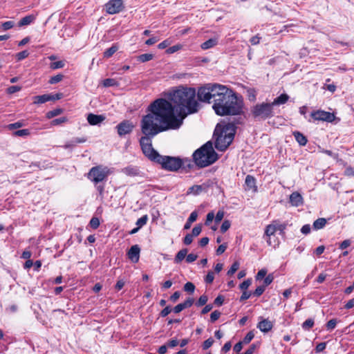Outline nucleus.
<instances>
[{"instance_id":"nucleus-48","label":"nucleus","mask_w":354,"mask_h":354,"mask_svg":"<svg viewBox=\"0 0 354 354\" xmlns=\"http://www.w3.org/2000/svg\"><path fill=\"white\" fill-rule=\"evenodd\" d=\"M89 224L93 229H97L100 225V220L97 217H93Z\"/></svg>"},{"instance_id":"nucleus-24","label":"nucleus","mask_w":354,"mask_h":354,"mask_svg":"<svg viewBox=\"0 0 354 354\" xmlns=\"http://www.w3.org/2000/svg\"><path fill=\"white\" fill-rule=\"evenodd\" d=\"M188 252L187 248H183L180 250L176 255L174 258L175 263H180L185 258H186L187 254Z\"/></svg>"},{"instance_id":"nucleus-37","label":"nucleus","mask_w":354,"mask_h":354,"mask_svg":"<svg viewBox=\"0 0 354 354\" xmlns=\"http://www.w3.org/2000/svg\"><path fill=\"white\" fill-rule=\"evenodd\" d=\"M254 337L253 331H249L241 341L244 344H249Z\"/></svg>"},{"instance_id":"nucleus-45","label":"nucleus","mask_w":354,"mask_h":354,"mask_svg":"<svg viewBox=\"0 0 354 354\" xmlns=\"http://www.w3.org/2000/svg\"><path fill=\"white\" fill-rule=\"evenodd\" d=\"M251 283H252V279H248L245 280L243 282H242L239 285V288L243 291V290L245 291L249 288V286L251 285Z\"/></svg>"},{"instance_id":"nucleus-30","label":"nucleus","mask_w":354,"mask_h":354,"mask_svg":"<svg viewBox=\"0 0 354 354\" xmlns=\"http://www.w3.org/2000/svg\"><path fill=\"white\" fill-rule=\"evenodd\" d=\"M153 58V55L151 53H145L138 57V60L141 62H146L151 60Z\"/></svg>"},{"instance_id":"nucleus-14","label":"nucleus","mask_w":354,"mask_h":354,"mask_svg":"<svg viewBox=\"0 0 354 354\" xmlns=\"http://www.w3.org/2000/svg\"><path fill=\"white\" fill-rule=\"evenodd\" d=\"M105 116L103 115H95L93 113H89L87 115V121L91 125L100 124L105 120Z\"/></svg>"},{"instance_id":"nucleus-25","label":"nucleus","mask_w":354,"mask_h":354,"mask_svg":"<svg viewBox=\"0 0 354 354\" xmlns=\"http://www.w3.org/2000/svg\"><path fill=\"white\" fill-rule=\"evenodd\" d=\"M204 190L205 187L203 185H195L189 188L187 193L198 195Z\"/></svg>"},{"instance_id":"nucleus-22","label":"nucleus","mask_w":354,"mask_h":354,"mask_svg":"<svg viewBox=\"0 0 354 354\" xmlns=\"http://www.w3.org/2000/svg\"><path fill=\"white\" fill-rule=\"evenodd\" d=\"M35 19V17L32 15H27L19 21L18 26L21 27L24 26L30 25L31 23L34 21Z\"/></svg>"},{"instance_id":"nucleus-61","label":"nucleus","mask_w":354,"mask_h":354,"mask_svg":"<svg viewBox=\"0 0 354 354\" xmlns=\"http://www.w3.org/2000/svg\"><path fill=\"white\" fill-rule=\"evenodd\" d=\"M274 280V277L272 274H270L268 276L265 277V279L263 280L264 286H269Z\"/></svg>"},{"instance_id":"nucleus-34","label":"nucleus","mask_w":354,"mask_h":354,"mask_svg":"<svg viewBox=\"0 0 354 354\" xmlns=\"http://www.w3.org/2000/svg\"><path fill=\"white\" fill-rule=\"evenodd\" d=\"M30 135V131L29 129H20L17 130L14 132V136H19V137H25Z\"/></svg>"},{"instance_id":"nucleus-28","label":"nucleus","mask_w":354,"mask_h":354,"mask_svg":"<svg viewBox=\"0 0 354 354\" xmlns=\"http://www.w3.org/2000/svg\"><path fill=\"white\" fill-rule=\"evenodd\" d=\"M273 223L274 225V227H275V229H276V232L279 231V234L281 235H283L284 234V230H286V228L287 227V224L286 223H281L278 221H274Z\"/></svg>"},{"instance_id":"nucleus-4","label":"nucleus","mask_w":354,"mask_h":354,"mask_svg":"<svg viewBox=\"0 0 354 354\" xmlns=\"http://www.w3.org/2000/svg\"><path fill=\"white\" fill-rule=\"evenodd\" d=\"M193 160L195 164L199 167H207L218 159V154L213 149L212 143L207 142L193 153Z\"/></svg>"},{"instance_id":"nucleus-39","label":"nucleus","mask_w":354,"mask_h":354,"mask_svg":"<svg viewBox=\"0 0 354 354\" xmlns=\"http://www.w3.org/2000/svg\"><path fill=\"white\" fill-rule=\"evenodd\" d=\"M182 48H183V46L181 44H176V45L172 46L171 47H169L166 50V53L167 54H172V53H174L175 52H177L178 50H180Z\"/></svg>"},{"instance_id":"nucleus-63","label":"nucleus","mask_w":354,"mask_h":354,"mask_svg":"<svg viewBox=\"0 0 354 354\" xmlns=\"http://www.w3.org/2000/svg\"><path fill=\"white\" fill-rule=\"evenodd\" d=\"M351 244V241L349 240V239H346L344 241H343L340 244H339V249L341 250H344L346 248H347L348 247H349Z\"/></svg>"},{"instance_id":"nucleus-55","label":"nucleus","mask_w":354,"mask_h":354,"mask_svg":"<svg viewBox=\"0 0 354 354\" xmlns=\"http://www.w3.org/2000/svg\"><path fill=\"white\" fill-rule=\"evenodd\" d=\"M221 316V313L218 310L213 311L210 315L211 322H216Z\"/></svg>"},{"instance_id":"nucleus-9","label":"nucleus","mask_w":354,"mask_h":354,"mask_svg":"<svg viewBox=\"0 0 354 354\" xmlns=\"http://www.w3.org/2000/svg\"><path fill=\"white\" fill-rule=\"evenodd\" d=\"M135 125L133 123L128 120H124L120 122L116 127L115 129L117 130V133L120 137L125 136L127 134H130L133 129Z\"/></svg>"},{"instance_id":"nucleus-44","label":"nucleus","mask_w":354,"mask_h":354,"mask_svg":"<svg viewBox=\"0 0 354 354\" xmlns=\"http://www.w3.org/2000/svg\"><path fill=\"white\" fill-rule=\"evenodd\" d=\"M29 53L25 50L16 54V58L18 61H21L28 57Z\"/></svg>"},{"instance_id":"nucleus-41","label":"nucleus","mask_w":354,"mask_h":354,"mask_svg":"<svg viewBox=\"0 0 354 354\" xmlns=\"http://www.w3.org/2000/svg\"><path fill=\"white\" fill-rule=\"evenodd\" d=\"M65 64L63 61H57L50 63V67L51 69L62 68L64 66Z\"/></svg>"},{"instance_id":"nucleus-52","label":"nucleus","mask_w":354,"mask_h":354,"mask_svg":"<svg viewBox=\"0 0 354 354\" xmlns=\"http://www.w3.org/2000/svg\"><path fill=\"white\" fill-rule=\"evenodd\" d=\"M224 214L225 213L223 210H218L217 212L216 216L214 215V219H215L216 223H218L219 222H221L222 221V219L224 217Z\"/></svg>"},{"instance_id":"nucleus-36","label":"nucleus","mask_w":354,"mask_h":354,"mask_svg":"<svg viewBox=\"0 0 354 354\" xmlns=\"http://www.w3.org/2000/svg\"><path fill=\"white\" fill-rule=\"evenodd\" d=\"M314 326V320L308 319L302 324V328L304 330H310Z\"/></svg>"},{"instance_id":"nucleus-19","label":"nucleus","mask_w":354,"mask_h":354,"mask_svg":"<svg viewBox=\"0 0 354 354\" xmlns=\"http://www.w3.org/2000/svg\"><path fill=\"white\" fill-rule=\"evenodd\" d=\"M293 136L296 141L301 146H305L308 142L307 138L299 131L293 132Z\"/></svg>"},{"instance_id":"nucleus-50","label":"nucleus","mask_w":354,"mask_h":354,"mask_svg":"<svg viewBox=\"0 0 354 354\" xmlns=\"http://www.w3.org/2000/svg\"><path fill=\"white\" fill-rule=\"evenodd\" d=\"M171 311H173V310L171 308V306H167L160 311V316L162 317H165L167 316Z\"/></svg>"},{"instance_id":"nucleus-58","label":"nucleus","mask_w":354,"mask_h":354,"mask_svg":"<svg viewBox=\"0 0 354 354\" xmlns=\"http://www.w3.org/2000/svg\"><path fill=\"white\" fill-rule=\"evenodd\" d=\"M171 44V41L169 39H165L158 45L159 49H164L168 47Z\"/></svg>"},{"instance_id":"nucleus-15","label":"nucleus","mask_w":354,"mask_h":354,"mask_svg":"<svg viewBox=\"0 0 354 354\" xmlns=\"http://www.w3.org/2000/svg\"><path fill=\"white\" fill-rule=\"evenodd\" d=\"M290 203L295 207H298L303 203V198L298 192H293L290 196Z\"/></svg>"},{"instance_id":"nucleus-32","label":"nucleus","mask_w":354,"mask_h":354,"mask_svg":"<svg viewBox=\"0 0 354 354\" xmlns=\"http://www.w3.org/2000/svg\"><path fill=\"white\" fill-rule=\"evenodd\" d=\"M239 263L238 261H234L233 264L231 266L230 268L227 271V274L229 276L233 275L237 270L239 268Z\"/></svg>"},{"instance_id":"nucleus-7","label":"nucleus","mask_w":354,"mask_h":354,"mask_svg":"<svg viewBox=\"0 0 354 354\" xmlns=\"http://www.w3.org/2000/svg\"><path fill=\"white\" fill-rule=\"evenodd\" d=\"M250 113L256 120H266L274 115L272 104L267 102L259 103L253 106Z\"/></svg>"},{"instance_id":"nucleus-43","label":"nucleus","mask_w":354,"mask_h":354,"mask_svg":"<svg viewBox=\"0 0 354 354\" xmlns=\"http://www.w3.org/2000/svg\"><path fill=\"white\" fill-rule=\"evenodd\" d=\"M337 319H332L330 320H329L327 323H326V329L328 330H333L336 325H337Z\"/></svg>"},{"instance_id":"nucleus-46","label":"nucleus","mask_w":354,"mask_h":354,"mask_svg":"<svg viewBox=\"0 0 354 354\" xmlns=\"http://www.w3.org/2000/svg\"><path fill=\"white\" fill-rule=\"evenodd\" d=\"M231 223L229 220H225L221 226V232L225 233L230 227Z\"/></svg>"},{"instance_id":"nucleus-23","label":"nucleus","mask_w":354,"mask_h":354,"mask_svg":"<svg viewBox=\"0 0 354 354\" xmlns=\"http://www.w3.org/2000/svg\"><path fill=\"white\" fill-rule=\"evenodd\" d=\"M327 223V220L324 218H319L315 220L313 224V228L315 230H321L324 227Z\"/></svg>"},{"instance_id":"nucleus-56","label":"nucleus","mask_w":354,"mask_h":354,"mask_svg":"<svg viewBox=\"0 0 354 354\" xmlns=\"http://www.w3.org/2000/svg\"><path fill=\"white\" fill-rule=\"evenodd\" d=\"M194 301V300L193 298L189 297L184 302H183L181 304L183 306V308L185 309V308H188L191 307L193 305Z\"/></svg>"},{"instance_id":"nucleus-57","label":"nucleus","mask_w":354,"mask_h":354,"mask_svg":"<svg viewBox=\"0 0 354 354\" xmlns=\"http://www.w3.org/2000/svg\"><path fill=\"white\" fill-rule=\"evenodd\" d=\"M213 343H214V339H213L212 337H210V338H209V339H206V340L203 342V349H204V350H207V349H208L209 347H211V346H212V345L213 344Z\"/></svg>"},{"instance_id":"nucleus-49","label":"nucleus","mask_w":354,"mask_h":354,"mask_svg":"<svg viewBox=\"0 0 354 354\" xmlns=\"http://www.w3.org/2000/svg\"><path fill=\"white\" fill-rule=\"evenodd\" d=\"M201 231H202V226H201V225L198 224V225H196L192 229V234H190L193 235V237L197 236L201 234Z\"/></svg>"},{"instance_id":"nucleus-21","label":"nucleus","mask_w":354,"mask_h":354,"mask_svg":"<svg viewBox=\"0 0 354 354\" xmlns=\"http://www.w3.org/2000/svg\"><path fill=\"white\" fill-rule=\"evenodd\" d=\"M289 99V96L286 94L283 93L281 94L279 97H276L272 102H271L272 106L275 105H280L285 104Z\"/></svg>"},{"instance_id":"nucleus-11","label":"nucleus","mask_w":354,"mask_h":354,"mask_svg":"<svg viewBox=\"0 0 354 354\" xmlns=\"http://www.w3.org/2000/svg\"><path fill=\"white\" fill-rule=\"evenodd\" d=\"M106 12L110 15L120 12L124 8L122 0H110L105 5Z\"/></svg>"},{"instance_id":"nucleus-6","label":"nucleus","mask_w":354,"mask_h":354,"mask_svg":"<svg viewBox=\"0 0 354 354\" xmlns=\"http://www.w3.org/2000/svg\"><path fill=\"white\" fill-rule=\"evenodd\" d=\"M222 84L208 83L198 89L197 98L200 102L211 103V100H215L221 89Z\"/></svg>"},{"instance_id":"nucleus-17","label":"nucleus","mask_w":354,"mask_h":354,"mask_svg":"<svg viewBox=\"0 0 354 354\" xmlns=\"http://www.w3.org/2000/svg\"><path fill=\"white\" fill-rule=\"evenodd\" d=\"M122 171L129 176H137L140 174V170L137 167L128 166L122 169Z\"/></svg>"},{"instance_id":"nucleus-40","label":"nucleus","mask_w":354,"mask_h":354,"mask_svg":"<svg viewBox=\"0 0 354 354\" xmlns=\"http://www.w3.org/2000/svg\"><path fill=\"white\" fill-rule=\"evenodd\" d=\"M147 221H148V216L147 214L144 215L137 220L136 225H138V227L140 228L141 227H142L143 225H145L147 223Z\"/></svg>"},{"instance_id":"nucleus-10","label":"nucleus","mask_w":354,"mask_h":354,"mask_svg":"<svg viewBox=\"0 0 354 354\" xmlns=\"http://www.w3.org/2000/svg\"><path fill=\"white\" fill-rule=\"evenodd\" d=\"M310 116L315 120L326 121L328 122H332L335 119L334 113L322 110L312 112Z\"/></svg>"},{"instance_id":"nucleus-29","label":"nucleus","mask_w":354,"mask_h":354,"mask_svg":"<svg viewBox=\"0 0 354 354\" xmlns=\"http://www.w3.org/2000/svg\"><path fill=\"white\" fill-rule=\"evenodd\" d=\"M102 84L104 87L117 86L118 85V82L115 79L106 78L103 80Z\"/></svg>"},{"instance_id":"nucleus-16","label":"nucleus","mask_w":354,"mask_h":354,"mask_svg":"<svg viewBox=\"0 0 354 354\" xmlns=\"http://www.w3.org/2000/svg\"><path fill=\"white\" fill-rule=\"evenodd\" d=\"M245 184L246 186V189H252L254 192L257 190V187L256 186V179L252 176L248 175L245 177Z\"/></svg>"},{"instance_id":"nucleus-47","label":"nucleus","mask_w":354,"mask_h":354,"mask_svg":"<svg viewBox=\"0 0 354 354\" xmlns=\"http://www.w3.org/2000/svg\"><path fill=\"white\" fill-rule=\"evenodd\" d=\"M14 26H15V22L12 21H8L3 22L1 24V28H3V30H8L9 29H11Z\"/></svg>"},{"instance_id":"nucleus-59","label":"nucleus","mask_w":354,"mask_h":354,"mask_svg":"<svg viewBox=\"0 0 354 354\" xmlns=\"http://www.w3.org/2000/svg\"><path fill=\"white\" fill-rule=\"evenodd\" d=\"M214 218V214L213 212H210L207 214L206 221L205 222V225H209L213 219Z\"/></svg>"},{"instance_id":"nucleus-20","label":"nucleus","mask_w":354,"mask_h":354,"mask_svg":"<svg viewBox=\"0 0 354 354\" xmlns=\"http://www.w3.org/2000/svg\"><path fill=\"white\" fill-rule=\"evenodd\" d=\"M51 100H52V97H50V94L36 95L34 97V103L40 104H44L48 101H51Z\"/></svg>"},{"instance_id":"nucleus-31","label":"nucleus","mask_w":354,"mask_h":354,"mask_svg":"<svg viewBox=\"0 0 354 354\" xmlns=\"http://www.w3.org/2000/svg\"><path fill=\"white\" fill-rule=\"evenodd\" d=\"M63 110L62 109H55L52 111H48L46 113V117L48 119L53 118L62 113Z\"/></svg>"},{"instance_id":"nucleus-54","label":"nucleus","mask_w":354,"mask_h":354,"mask_svg":"<svg viewBox=\"0 0 354 354\" xmlns=\"http://www.w3.org/2000/svg\"><path fill=\"white\" fill-rule=\"evenodd\" d=\"M214 279V274L212 271H209L205 278V281L207 283H212Z\"/></svg>"},{"instance_id":"nucleus-8","label":"nucleus","mask_w":354,"mask_h":354,"mask_svg":"<svg viewBox=\"0 0 354 354\" xmlns=\"http://www.w3.org/2000/svg\"><path fill=\"white\" fill-rule=\"evenodd\" d=\"M109 174L110 171L108 167L96 166L90 169L88 173V178L97 185L106 180Z\"/></svg>"},{"instance_id":"nucleus-27","label":"nucleus","mask_w":354,"mask_h":354,"mask_svg":"<svg viewBox=\"0 0 354 354\" xmlns=\"http://www.w3.org/2000/svg\"><path fill=\"white\" fill-rule=\"evenodd\" d=\"M118 50V46L116 44H114L111 46V47L106 49L104 53V58L111 57L117 50Z\"/></svg>"},{"instance_id":"nucleus-5","label":"nucleus","mask_w":354,"mask_h":354,"mask_svg":"<svg viewBox=\"0 0 354 354\" xmlns=\"http://www.w3.org/2000/svg\"><path fill=\"white\" fill-rule=\"evenodd\" d=\"M236 126L233 123L223 125L220 133L215 140V147L220 151H224L234 140L236 133Z\"/></svg>"},{"instance_id":"nucleus-35","label":"nucleus","mask_w":354,"mask_h":354,"mask_svg":"<svg viewBox=\"0 0 354 354\" xmlns=\"http://www.w3.org/2000/svg\"><path fill=\"white\" fill-rule=\"evenodd\" d=\"M183 289L185 292L189 293H193L195 290V286L192 282H187L183 287Z\"/></svg>"},{"instance_id":"nucleus-12","label":"nucleus","mask_w":354,"mask_h":354,"mask_svg":"<svg viewBox=\"0 0 354 354\" xmlns=\"http://www.w3.org/2000/svg\"><path fill=\"white\" fill-rule=\"evenodd\" d=\"M140 248L138 245H132L128 251V258L133 262L136 263L140 258Z\"/></svg>"},{"instance_id":"nucleus-38","label":"nucleus","mask_w":354,"mask_h":354,"mask_svg":"<svg viewBox=\"0 0 354 354\" xmlns=\"http://www.w3.org/2000/svg\"><path fill=\"white\" fill-rule=\"evenodd\" d=\"M64 75L62 74H58L57 75L53 76L49 80L48 82L51 84H57L62 80Z\"/></svg>"},{"instance_id":"nucleus-26","label":"nucleus","mask_w":354,"mask_h":354,"mask_svg":"<svg viewBox=\"0 0 354 354\" xmlns=\"http://www.w3.org/2000/svg\"><path fill=\"white\" fill-rule=\"evenodd\" d=\"M216 44H217V39L211 38V39H209L208 40H207L206 41L203 42L201 45V47L203 50H207V49L214 47Z\"/></svg>"},{"instance_id":"nucleus-53","label":"nucleus","mask_w":354,"mask_h":354,"mask_svg":"<svg viewBox=\"0 0 354 354\" xmlns=\"http://www.w3.org/2000/svg\"><path fill=\"white\" fill-rule=\"evenodd\" d=\"M66 121H67V118L66 117H61V118L54 119L53 120H52L51 124L54 125V126L59 125V124H62Z\"/></svg>"},{"instance_id":"nucleus-18","label":"nucleus","mask_w":354,"mask_h":354,"mask_svg":"<svg viewBox=\"0 0 354 354\" xmlns=\"http://www.w3.org/2000/svg\"><path fill=\"white\" fill-rule=\"evenodd\" d=\"M276 232V229H275V227H274V225L273 223V222L268 225L266 228V230H265V236L267 237V243H268V245H271V238L270 236L274 235V233Z\"/></svg>"},{"instance_id":"nucleus-62","label":"nucleus","mask_w":354,"mask_h":354,"mask_svg":"<svg viewBox=\"0 0 354 354\" xmlns=\"http://www.w3.org/2000/svg\"><path fill=\"white\" fill-rule=\"evenodd\" d=\"M193 241V235H191L190 234H187L186 236L184 237L183 239V243L186 245H190Z\"/></svg>"},{"instance_id":"nucleus-33","label":"nucleus","mask_w":354,"mask_h":354,"mask_svg":"<svg viewBox=\"0 0 354 354\" xmlns=\"http://www.w3.org/2000/svg\"><path fill=\"white\" fill-rule=\"evenodd\" d=\"M24 126V122L23 121H18L15 123L9 124L7 126V128L9 130H13V129L21 128Z\"/></svg>"},{"instance_id":"nucleus-64","label":"nucleus","mask_w":354,"mask_h":354,"mask_svg":"<svg viewBox=\"0 0 354 354\" xmlns=\"http://www.w3.org/2000/svg\"><path fill=\"white\" fill-rule=\"evenodd\" d=\"M344 174L347 176H354V168L349 166L344 171Z\"/></svg>"},{"instance_id":"nucleus-60","label":"nucleus","mask_w":354,"mask_h":354,"mask_svg":"<svg viewBox=\"0 0 354 354\" xmlns=\"http://www.w3.org/2000/svg\"><path fill=\"white\" fill-rule=\"evenodd\" d=\"M198 258V255L197 254H189L186 256V262L187 263H192L194 261H195Z\"/></svg>"},{"instance_id":"nucleus-1","label":"nucleus","mask_w":354,"mask_h":354,"mask_svg":"<svg viewBox=\"0 0 354 354\" xmlns=\"http://www.w3.org/2000/svg\"><path fill=\"white\" fill-rule=\"evenodd\" d=\"M196 95L195 88L180 86L171 94V102L164 98L154 100L148 106L149 113L142 117L140 124L147 123L153 127L156 133L178 129L188 115L198 112L199 104Z\"/></svg>"},{"instance_id":"nucleus-42","label":"nucleus","mask_w":354,"mask_h":354,"mask_svg":"<svg viewBox=\"0 0 354 354\" xmlns=\"http://www.w3.org/2000/svg\"><path fill=\"white\" fill-rule=\"evenodd\" d=\"M207 300H208L207 296L205 295H203L199 297L197 302L196 303V305L197 306H203L206 304Z\"/></svg>"},{"instance_id":"nucleus-13","label":"nucleus","mask_w":354,"mask_h":354,"mask_svg":"<svg viewBox=\"0 0 354 354\" xmlns=\"http://www.w3.org/2000/svg\"><path fill=\"white\" fill-rule=\"evenodd\" d=\"M262 319L257 324V328L263 333H268L273 326L272 323L268 319Z\"/></svg>"},{"instance_id":"nucleus-51","label":"nucleus","mask_w":354,"mask_h":354,"mask_svg":"<svg viewBox=\"0 0 354 354\" xmlns=\"http://www.w3.org/2000/svg\"><path fill=\"white\" fill-rule=\"evenodd\" d=\"M266 287L264 286H258L253 292V295L256 297L261 296L265 291Z\"/></svg>"},{"instance_id":"nucleus-2","label":"nucleus","mask_w":354,"mask_h":354,"mask_svg":"<svg viewBox=\"0 0 354 354\" xmlns=\"http://www.w3.org/2000/svg\"><path fill=\"white\" fill-rule=\"evenodd\" d=\"M141 131L144 134L140 139V145L143 153L150 160L161 165V167L167 171H176L182 167L183 162L179 157L162 156L156 151L151 143V139L158 133H154L153 127L148 124H140Z\"/></svg>"},{"instance_id":"nucleus-3","label":"nucleus","mask_w":354,"mask_h":354,"mask_svg":"<svg viewBox=\"0 0 354 354\" xmlns=\"http://www.w3.org/2000/svg\"><path fill=\"white\" fill-rule=\"evenodd\" d=\"M213 102L212 109L217 115H238L243 113L242 97H239L234 91L226 86H222L219 94Z\"/></svg>"}]
</instances>
